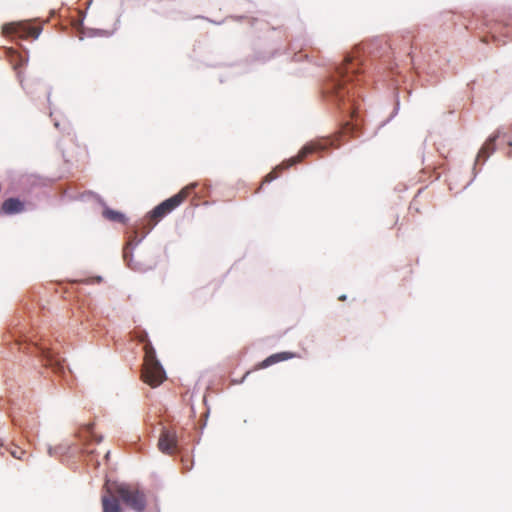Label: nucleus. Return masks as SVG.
<instances>
[{
  "instance_id": "obj_12",
  "label": "nucleus",
  "mask_w": 512,
  "mask_h": 512,
  "mask_svg": "<svg viewBox=\"0 0 512 512\" xmlns=\"http://www.w3.org/2000/svg\"><path fill=\"white\" fill-rule=\"evenodd\" d=\"M8 453L11 457L17 459V460H25V457L27 455V452L16 445L13 442L5 443L4 441H0V455L4 456L5 453Z\"/></svg>"
},
{
  "instance_id": "obj_20",
  "label": "nucleus",
  "mask_w": 512,
  "mask_h": 512,
  "mask_svg": "<svg viewBox=\"0 0 512 512\" xmlns=\"http://www.w3.org/2000/svg\"><path fill=\"white\" fill-rule=\"evenodd\" d=\"M92 427H93V425H92V424H90V425L88 426V430H89V432H92Z\"/></svg>"
},
{
  "instance_id": "obj_10",
  "label": "nucleus",
  "mask_w": 512,
  "mask_h": 512,
  "mask_svg": "<svg viewBox=\"0 0 512 512\" xmlns=\"http://www.w3.org/2000/svg\"><path fill=\"white\" fill-rule=\"evenodd\" d=\"M27 202L19 198L10 197L3 201L0 213L4 215H15L26 211Z\"/></svg>"
},
{
  "instance_id": "obj_11",
  "label": "nucleus",
  "mask_w": 512,
  "mask_h": 512,
  "mask_svg": "<svg viewBox=\"0 0 512 512\" xmlns=\"http://www.w3.org/2000/svg\"><path fill=\"white\" fill-rule=\"evenodd\" d=\"M119 497L115 492V488L108 487L102 495V508L103 512H122L119 503Z\"/></svg>"
},
{
  "instance_id": "obj_16",
  "label": "nucleus",
  "mask_w": 512,
  "mask_h": 512,
  "mask_svg": "<svg viewBox=\"0 0 512 512\" xmlns=\"http://www.w3.org/2000/svg\"><path fill=\"white\" fill-rule=\"evenodd\" d=\"M103 216L110 221L119 223H124L126 220L125 216L122 213L112 209H105L103 211Z\"/></svg>"
},
{
  "instance_id": "obj_14",
  "label": "nucleus",
  "mask_w": 512,
  "mask_h": 512,
  "mask_svg": "<svg viewBox=\"0 0 512 512\" xmlns=\"http://www.w3.org/2000/svg\"><path fill=\"white\" fill-rule=\"evenodd\" d=\"M497 136L489 137L478 153V158L486 160L489 155L495 150V141Z\"/></svg>"
},
{
  "instance_id": "obj_13",
  "label": "nucleus",
  "mask_w": 512,
  "mask_h": 512,
  "mask_svg": "<svg viewBox=\"0 0 512 512\" xmlns=\"http://www.w3.org/2000/svg\"><path fill=\"white\" fill-rule=\"evenodd\" d=\"M295 357L294 353L291 352H279L270 355L265 360L257 364L256 369H264L278 362L286 361Z\"/></svg>"
},
{
  "instance_id": "obj_3",
  "label": "nucleus",
  "mask_w": 512,
  "mask_h": 512,
  "mask_svg": "<svg viewBox=\"0 0 512 512\" xmlns=\"http://www.w3.org/2000/svg\"><path fill=\"white\" fill-rule=\"evenodd\" d=\"M194 187V184L188 185L182 188L177 194L157 205L149 214L152 226L181 205L190 195Z\"/></svg>"
},
{
  "instance_id": "obj_15",
  "label": "nucleus",
  "mask_w": 512,
  "mask_h": 512,
  "mask_svg": "<svg viewBox=\"0 0 512 512\" xmlns=\"http://www.w3.org/2000/svg\"><path fill=\"white\" fill-rule=\"evenodd\" d=\"M144 352H145V355H144V362H143V364H150V363H153V362H159L157 360V358H156L155 349H154V347L152 346V344L150 342H147L144 345Z\"/></svg>"
},
{
  "instance_id": "obj_1",
  "label": "nucleus",
  "mask_w": 512,
  "mask_h": 512,
  "mask_svg": "<svg viewBox=\"0 0 512 512\" xmlns=\"http://www.w3.org/2000/svg\"><path fill=\"white\" fill-rule=\"evenodd\" d=\"M358 73L359 63L347 56L324 87L326 97L352 115L355 113V99L347 84L353 81Z\"/></svg>"
},
{
  "instance_id": "obj_19",
  "label": "nucleus",
  "mask_w": 512,
  "mask_h": 512,
  "mask_svg": "<svg viewBox=\"0 0 512 512\" xmlns=\"http://www.w3.org/2000/svg\"><path fill=\"white\" fill-rule=\"evenodd\" d=\"M345 299H346L345 295H342V296L339 297V300H341V301H344Z\"/></svg>"
},
{
  "instance_id": "obj_18",
  "label": "nucleus",
  "mask_w": 512,
  "mask_h": 512,
  "mask_svg": "<svg viewBox=\"0 0 512 512\" xmlns=\"http://www.w3.org/2000/svg\"><path fill=\"white\" fill-rule=\"evenodd\" d=\"M7 55L13 56V55H18V54H17V52L14 49L8 48L7 49Z\"/></svg>"
},
{
  "instance_id": "obj_2",
  "label": "nucleus",
  "mask_w": 512,
  "mask_h": 512,
  "mask_svg": "<svg viewBox=\"0 0 512 512\" xmlns=\"http://www.w3.org/2000/svg\"><path fill=\"white\" fill-rule=\"evenodd\" d=\"M37 19L13 21L2 25L1 34L7 38L21 40L37 39L42 32V24H36Z\"/></svg>"
},
{
  "instance_id": "obj_9",
  "label": "nucleus",
  "mask_w": 512,
  "mask_h": 512,
  "mask_svg": "<svg viewBox=\"0 0 512 512\" xmlns=\"http://www.w3.org/2000/svg\"><path fill=\"white\" fill-rule=\"evenodd\" d=\"M177 435L174 430L164 429L158 440L159 450L167 455H173L177 452Z\"/></svg>"
},
{
  "instance_id": "obj_4",
  "label": "nucleus",
  "mask_w": 512,
  "mask_h": 512,
  "mask_svg": "<svg viewBox=\"0 0 512 512\" xmlns=\"http://www.w3.org/2000/svg\"><path fill=\"white\" fill-rule=\"evenodd\" d=\"M115 492L124 504L136 512H143L146 508V496L143 491L135 486L119 484L115 486Z\"/></svg>"
},
{
  "instance_id": "obj_17",
  "label": "nucleus",
  "mask_w": 512,
  "mask_h": 512,
  "mask_svg": "<svg viewBox=\"0 0 512 512\" xmlns=\"http://www.w3.org/2000/svg\"><path fill=\"white\" fill-rule=\"evenodd\" d=\"M278 177V173L276 172V170L274 171H271L269 174H267L263 180V183H268V182H271L273 181L274 179H276Z\"/></svg>"
},
{
  "instance_id": "obj_6",
  "label": "nucleus",
  "mask_w": 512,
  "mask_h": 512,
  "mask_svg": "<svg viewBox=\"0 0 512 512\" xmlns=\"http://www.w3.org/2000/svg\"><path fill=\"white\" fill-rule=\"evenodd\" d=\"M44 365L52 368L55 372H62L64 369L63 359L50 347L48 340L41 339L35 343Z\"/></svg>"
},
{
  "instance_id": "obj_5",
  "label": "nucleus",
  "mask_w": 512,
  "mask_h": 512,
  "mask_svg": "<svg viewBox=\"0 0 512 512\" xmlns=\"http://www.w3.org/2000/svg\"><path fill=\"white\" fill-rule=\"evenodd\" d=\"M489 36L481 38L483 43H489L490 39L496 46H502L507 43L508 40H512V19H507L504 22L496 21L489 26Z\"/></svg>"
},
{
  "instance_id": "obj_8",
  "label": "nucleus",
  "mask_w": 512,
  "mask_h": 512,
  "mask_svg": "<svg viewBox=\"0 0 512 512\" xmlns=\"http://www.w3.org/2000/svg\"><path fill=\"white\" fill-rule=\"evenodd\" d=\"M330 145L331 142L327 139L307 143L295 157H292L287 161L285 168L300 163L304 158H306L308 155L312 153L328 149Z\"/></svg>"
},
{
  "instance_id": "obj_7",
  "label": "nucleus",
  "mask_w": 512,
  "mask_h": 512,
  "mask_svg": "<svg viewBox=\"0 0 512 512\" xmlns=\"http://www.w3.org/2000/svg\"><path fill=\"white\" fill-rule=\"evenodd\" d=\"M142 380L151 387L159 386L165 379V371L159 362L143 364L141 372Z\"/></svg>"
}]
</instances>
